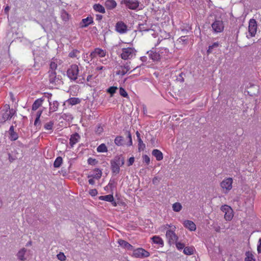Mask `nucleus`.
<instances>
[{
    "label": "nucleus",
    "instance_id": "nucleus-39",
    "mask_svg": "<svg viewBox=\"0 0 261 261\" xmlns=\"http://www.w3.org/2000/svg\"><path fill=\"white\" fill-rule=\"evenodd\" d=\"M233 218L232 210L229 211L228 212H226L224 215V218L227 221L231 220Z\"/></svg>",
    "mask_w": 261,
    "mask_h": 261
},
{
    "label": "nucleus",
    "instance_id": "nucleus-28",
    "mask_svg": "<svg viewBox=\"0 0 261 261\" xmlns=\"http://www.w3.org/2000/svg\"><path fill=\"white\" fill-rule=\"evenodd\" d=\"M99 199L108 202H113L114 201V197L113 195L109 194L105 196H100L99 197Z\"/></svg>",
    "mask_w": 261,
    "mask_h": 261
},
{
    "label": "nucleus",
    "instance_id": "nucleus-47",
    "mask_svg": "<svg viewBox=\"0 0 261 261\" xmlns=\"http://www.w3.org/2000/svg\"><path fill=\"white\" fill-rule=\"evenodd\" d=\"M87 162L88 163L91 165H95L98 163V161L95 159H93L92 158H89L88 159Z\"/></svg>",
    "mask_w": 261,
    "mask_h": 261
},
{
    "label": "nucleus",
    "instance_id": "nucleus-9",
    "mask_svg": "<svg viewBox=\"0 0 261 261\" xmlns=\"http://www.w3.org/2000/svg\"><path fill=\"white\" fill-rule=\"evenodd\" d=\"M257 28V25L256 21L254 19H251L249 20L248 26V32L250 37L255 36L256 33Z\"/></svg>",
    "mask_w": 261,
    "mask_h": 261
},
{
    "label": "nucleus",
    "instance_id": "nucleus-30",
    "mask_svg": "<svg viewBox=\"0 0 261 261\" xmlns=\"http://www.w3.org/2000/svg\"><path fill=\"white\" fill-rule=\"evenodd\" d=\"M93 9L96 11L101 13H105V8L99 4H96L93 6Z\"/></svg>",
    "mask_w": 261,
    "mask_h": 261
},
{
    "label": "nucleus",
    "instance_id": "nucleus-19",
    "mask_svg": "<svg viewBox=\"0 0 261 261\" xmlns=\"http://www.w3.org/2000/svg\"><path fill=\"white\" fill-rule=\"evenodd\" d=\"M80 139V136L77 133L72 134L69 140V144L71 147L73 146L74 144L78 142L79 139Z\"/></svg>",
    "mask_w": 261,
    "mask_h": 261
},
{
    "label": "nucleus",
    "instance_id": "nucleus-33",
    "mask_svg": "<svg viewBox=\"0 0 261 261\" xmlns=\"http://www.w3.org/2000/svg\"><path fill=\"white\" fill-rule=\"evenodd\" d=\"M63 163V159L61 156H58L55 160L54 166L55 168H59Z\"/></svg>",
    "mask_w": 261,
    "mask_h": 261
},
{
    "label": "nucleus",
    "instance_id": "nucleus-25",
    "mask_svg": "<svg viewBox=\"0 0 261 261\" xmlns=\"http://www.w3.org/2000/svg\"><path fill=\"white\" fill-rule=\"evenodd\" d=\"M27 251V249L24 248L21 249L17 253V256L19 260L21 261L25 260L26 258L24 257L25 253Z\"/></svg>",
    "mask_w": 261,
    "mask_h": 261
},
{
    "label": "nucleus",
    "instance_id": "nucleus-13",
    "mask_svg": "<svg viewBox=\"0 0 261 261\" xmlns=\"http://www.w3.org/2000/svg\"><path fill=\"white\" fill-rule=\"evenodd\" d=\"M106 51L101 48H96L91 53L90 56L91 59L95 58L97 56L99 57H104L106 56Z\"/></svg>",
    "mask_w": 261,
    "mask_h": 261
},
{
    "label": "nucleus",
    "instance_id": "nucleus-48",
    "mask_svg": "<svg viewBox=\"0 0 261 261\" xmlns=\"http://www.w3.org/2000/svg\"><path fill=\"white\" fill-rule=\"evenodd\" d=\"M231 210H232L231 208L227 205H223L221 207V210L225 213L228 212L229 211L230 212Z\"/></svg>",
    "mask_w": 261,
    "mask_h": 261
},
{
    "label": "nucleus",
    "instance_id": "nucleus-62",
    "mask_svg": "<svg viewBox=\"0 0 261 261\" xmlns=\"http://www.w3.org/2000/svg\"><path fill=\"white\" fill-rule=\"evenodd\" d=\"M42 112H43V110H39V111H38L37 113H36V118L40 119V118L41 117V114L42 113Z\"/></svg>",
    "mask_w": 261,
    "mask_h": 261
},
{
    "label": "nucleus",
    "instance_id": "nucleus-49",
    "mask_svg": "<svg viewBox=\"0 0 261 261\" xmlns=\"http://www.w3.org/2000/svg\"><path fill=\"white\" fill-rule=\"evenodd\" d=\"M103 130L102 127L100 125L96 126L95 132L96 134L100 135Z\"/></svg>",
    "mask_w": 261,
    "mask_h": 261
},
{
    "label": "nucleus",
    "instance_id": "nucleus-27",
    "mask_svg": "<svg viewBox=\"0 0 261 261\" xmlns=\"http://www.w3.org/2000/svg\"><path fill=\"white\" fill-rule=\"evenodd\" d=\"M105 5L107 9L111 10L116 7L117 4L114 0H107Z\"/></svg>",
    "mask_w": 261,
    "mask_h": 261
},
{
    "label": "nucleus",
    "instance_id": "nucleus-36",
    "mask_svg": "<svg viewBox=\"0 0 261 261\" xmlns=\"http://www.w3.org/2000/svg\"><path fill=\"white\" fill-rule=\"evenodd\" d=\"M97 151L98 152H106L108 151V149L105 144L102 143L97 147Z\"/></svg>",
    "mask_w": 261,
    "mask_h": 261
},
{
    "label": "nucleus",
    "instance_id": "nucleus-26",
    "mask_svg": "<svg viewBox=\"0 0 261 261\" xmlns=\"http://www.w3.org/2000/svg\"><path fill=\"white\" fill-rule=\"evenodd\" d=\"M152 154L156 158L157 161H161L163 158L162 152L158 149H153Z\"/></svg>",
    "mask_w": 261,
    "mask_h": 261
},
{
    "label": "nucleus",
    "instance_id": "nucleus-54",
    "mask_svg": "<svg viewBox=\"0 0 261 261\" xmlns=\"http://www.w3.org/2000/svg\"><path fill=\"white\" fill-rule=\"evenodd\" d=\"M89 193L92 196H95L97 194L98 192L96 189H94L90 190L89 192Z\"/></svg>",
    "mask_w": 261,
    "mask_h": 261
},
{
    "label": "nucleus",
    "instance_id": "nucleus-8",
    "mask_svg": "<svg viewBox=\"0 0 261 261\" xmlns=\"http://www.w3.org/2000/svg\"><path fill=\"white\" fill-rule=\"evenodd\" d=\"M211 25L213 31L216 33L222 32L224 28L223 22L221 20H216Z\"/></svg>",
    "mask_w": 261,
    "mask_h": 261
},
{
    "label": "nucleus",
    "instance_id": "nucleus-34",
    "mask_svg": "<svg viewBox=\"0 0 261 261\" xmlns=\"http://www.w3.org/2000/svg\"><path fill=\"white\" fill-rule=\"evenodd\" d=\"M194 248L193 247H186L184 248V253L186 255H192L194 253Z\"/></svg>",
    "mask_w": 261,
    "mask_h": 261
},
{
    "label": "nucleus",
    "instance_id": "nucleus-6",
    "mask_svg": "<svg viewBox=\"0 0 261 261\" xmlns=\"http://www.w3.org/2000/svg\"><path fill=\"white\" fill-rule=\"evenodd\" d=\"M130 62H126L117 68L116 74L121 76L124 75L130 69Z\"/></svg>",
    "mask_w": 261,
    "mask_h": 261
},
{
    "label": "nucleus",
    "instance_id": "nucleus-10",
    "mask_svg": "<svg viewBox=\"0 0 261 261\" xmlns=\"http://www.w3.org/2000/svg\"><path fill=\"white\" fill-rule=\"evenodd\" d=\"M121 4H124L128 9L136 10L139 6V3L137 0H123Z\"/></svg>",
    "mask_w": 261,
    "mask_h": 261
},
{
    "label": "nucleus",
    "instance_id": "nucleus-12",
    "mask_svg": "<svg viewBox=\"0 0 261 261\" xmlns=\"http://www.w3.org/2000/svg\"><path fill=\"white\" fill-rule=\"evenodd\" d=\"M115 27L116 31L120 34H124L127 31V26L122 21H118Z\"/></svg>",
    "mask_w": 261,
    "mask_h": 261
},
{
    "label": "nucleus",
    "instance_id": "nucleus-4",
    "mask_svg": "<svg viewBox=\"0 0 261 261\" xmlns=\"http://www.w3.org/2000/svg\"><path fill=\"white\" fill-rule=\"evenodd\" d=\"M79 73V67L76 64H72L67 70V75L70 80L75 81Z\"/></svg>",
    "mask_w": 261,
    "mask_h": 261
},
{
    "label": "nucleus",
    "instance_id": "nucleus-32",
    "mask_svg": "<svg viewBox=\"0 0 261 261\" xmlns=\"http://www.w3.org/2000/svg\"><path fill=\"white\" fill-rule=\"evenodd\" d=\"M54 125V121H50L48 122L45 123L44 124V128L46 130H50V132H53Z\"/></svg>",
    "mask_w": 261,
    "mask_h": 261
},
{
    "label": "nucleus",
    "instance_id": "nucleus-18",
    "mask_svg": "<svg viewBox=\"0 0 261 261\" xmlns=\"http://www.w3.org/2000/svg\"><path fill=\"white\" fill-rule=\"evenodd\" d=\"M183 225L190 231H195L196 229V225L192 221L186 220L184 222Z\"/></svg>",
    "mask_w": 261,
    "mask_h": 261
},
{
    "label": "nucleus",
    "instance_id": "nucleus-3",
    "mask_svg": "<svg viewBox=\"0 0 261 261\" xmlns=\"http://www.w3.org/2000/svg\"><path fill=\"white\" fill-rule=\"evenodd\" d=\"M136 53L137 50L133 47L123 48L120 56L124 60H131L135 58Z\"/></svg>",
    "mask_w": 261,
    "mask_h": 261
},
{
    "label": "nucleus",
    "instance_id": "nucleus-52",
    "mask_svg": "<svg viewBox=\"0 0 261 261\" xmlns=\"http://www.w3.org/2000/svg\"><path fill=\"white\" fill-rule=\"evenodd\" d=\"M138 141V145H139V149L140 150L141 148L143 149L145 147V144L143 143V141L141 138H139Z\"/></svg>",
    "mask_w": 261,
    "mask_h": 261
},
{
    "label": "nucleus",
    "instance_id": "nucleus-64",
    "mask_svg": "<svg viewBox=\"0 0 261 261\" xmlns=\"http://www.w3.org/2000/svg\"><path fill=\"white\" fill-rule=\"evenodd\" d=\"M102 18V16L100 14L96 15V19L98 21H100Z\"/></svg>",
    "mask_w": 261,
    "mask_h": 261
},
{
    "label": "nucleus",
    "instance_id": "nucleus-2",
    "mask_svg": "<svg viewBox=\"0 0 261 261\" xmlns=\"http://www.w3.org/2000/svg\"><path fill=\"white\" fill-rule=\"evenodd\" d=\"M169 228H170V229H168L166 231V237L169 244L170 245H172L174 244L177 242L178 237L174 232L176 229L175 226H171L168 224L164 225V229H168Z\"/></svg>",
    "mask_w": 261,
    "mask_h": 261
},
{
    "label": "nucleus",
    "instance_id": "nucleus-1",
    "mask_svg": "<svg viewBox=\"0 0 261 261\" xmlns=\"http://www.w3.org/2000/svg\"><path fill=\"white\" fill-rule=\"evenodd\" d=\"M124 164V158L122 155L116 156L111 161V168L113 174H118L120 172V167Z\"/></svg>",
    "mask_w": 261,
    "mask_h": 261
},
{
    "label": "nucleus",
    "instance_id": "nucleus-20",
    "mask_svg": "<svg viewBox=\"0 0 261 261\" xmlns=\"http://www.w3.org/2000/svg\"><path fill=\"white\" fill-rule=\"evenodd\" d=\"M49 104V113L51 114L54 112H56L58 109L59 106V103L58 101L55 100L51 103L48 100Z\"/></svg>",
    "mask_w": 261,
    "mask_h": 261
},
{
    "label": "nucleus",
    "instance_id": "nucleus-56",
    "mask_svg": "<svg viewBox=\"0 0 261 261\" xmlns=\"http://www.w3.org/2000/svg\"><path fill=\"white\" fill-rule=\"evenodd\" d=\"M161 179V177H159L158 176H155L153 178V179L152 180V182L154 185H158Z\"/></svg>",
    "mask_w": 261,
    "mask_h": 261
},
{
    "label": "nucleus",
    "instance_id": "nucleus-22",
    "mask_svg": "<svg viewBox=\"0 0 261 261\" xmlns=\"http://www.w3.org/2000/svg\"><path fill=\"white\" fill-rule=\"evenodd\" d=\"M44 100V99L43 98H40L36 99L32 105V110H37L41 106Z\"/></svg>",
    "mask_w": 261,
    "mask_h": 261
},
{
    "label": "nucleus",
    "instance_id": "nucleus-29",
    "mask_svg": "<svg viewBox=\"0 0 261 261\" xmlns=\"http://www.w3.org/2000/svg\"><path fill=\"white\" fill-rule=\"evenodd\" d=\"M70 15L64 9L61 11V17L64 21H68L70 19Z\"/></svg>",
    "mask_w": 261,
    "mask_h": 261
},
{
    "label": "nucleus",
    "instance_id": "nucleus-38",
    "mask_svg": "<svg viewBox=\"0 0 261 261\" xmlns=\"http://www.w3.org/2000/svg\"><path fill=\"white\" fill-rule=\"evenodd\" d=\"M115 143L118 146H121L123 143V138L122 136H117L114 140Z\"/></svg>",
    "mask_w": 261,
    "mask_h": 261
},
{
    "label": "nucleus",
    "instance_id": "nucleus-44",
    "mask_svg": "<svg viewBox=\"0 0 261 261\" xmlns=\"http://www.w3.org/2000/svg\"><path fill=\"white\" fill-rule=\"evenodd\" d=\"M188 36H181L178 39V41L182 44H186L188 43Z\"/></svg>",
    "mask_w": 261,
    "mask_h": 261
},
{
    "label": "nucleus",
    "instance_id": "nucleus-35",
    "mask_svg": "<svg viewBox=\"0 0 261 261\" xmlns=\"http://www.w3.org/2000/svg\"><path fill=\"white\" fill-rule=\"evenodd\" d=\"M173 210L175 212H179L182 209V205L179 202H175L172 205Z\"/></svg>",
    "mask_w": 261,
    "mask_h": 261
},
{
    "label": "nucleus",
    "instance_id": "nucleus-41",
    "mask_svg": "<svg viewBox=\"0 0 261 261\" xmlns=\"http://www.w3.org/2000/svg\"><path fill=\"white\" fill-rule=\"evenodd\" d=\"M219 43L218 42L214 43L212 45L208 46V48L207 50V53L208 54H211L212 52V49L214 48H216L219 46Z\"/></svg>",
    "mask_w": 261,
    "mask_h": 261
},
{
    "label": "nucleus",
    "instance_id": "nucleus-51",
    "mask_svg": "<svg viewBox=\"0 0 261 261\" xmlns=\"http://www.w3.org/2000/svg\"><path fill=\"white\" fill-rule=\"evenodd\" d=\"M176 247L178 250H181L184 249L185 248V245L183 243H181L180 242H176L175 243Z\"/></svg>",
    "mask_w": 261,
    "mask_h": 261
},
{
    "label": "nucleus",
    "instance_id": "nucleus-58",
    "mask_svg": "<svg viewBox=\"0 0 261 261\" xmlns=\"http://www.w3.org/2000/svg\"><path fill=\"white\" fill-rule=\"evenodd\" d=\"M34 125L36 126H39L40 127L41 126V121H40L39 118H36L35 121H34Z\"/></svg>",
    "mask_w": 261,
    "mask_h": 261
},
{
    "label": "nucleus",
    "instance_id": "nucleus-61",
    "mask_svg": "<svg viewBox=\"0 0 261 261\" xmlns=\"http://www.w3.org/2000/svg\"><path fill=\"white\" fill-rule=\"evenodd\" d=\"M115 183L114 180H110L108 185L110 188H113L115 187Z\"/></svg>",
    "mask_w": 261,
    "mask_h": 261
},
{
    "label": "nucleus",
    "instance_id": "nucleus-42",
    "mask_svg": "<svg viewBox=\"0 0 261 261\" xmlns=\"http://www.w3.org/2000/svg\"><path fill=\"white\" fill-rule=\"evenodd\" d=\"M117 89V87L112 86V87H110V88H109L107 90V91L108 93H109L111 94V96H113L114 94L116 92Z\"/></svg>",
    "mask_w": 261,
    "mask_h": 261
},
{
    "label": "nucleus",
    "instance_id": "nucleus-11",
    "mask_svg": "<svg viewBox=\"0 0 261 261\" xmlns=\"http://www.w3.org/2000/svg\"><path fill=\"white\" fill-rule=\"evenodd\" d=\"M48 81L49 84L53 86L57 85L59 81V78L57 76V73L56 71H48Z\"/></svg>",
    "mask_w": 261,
    "mask_h": 261
},
{
    "label": "nucleus",
    "instance_id": "nucleus-50",
    "mask_svg": "<svg viewBox=\"0 0 261 261\" xmlns=\"http://www.w3.org/2000/svg\"><path fill=\"white\" fill-rule=\"evenodd\" d=\"M17 159L15 155H12L10 153H8V160L10 163H12L13 161Z\"/></svg>",
    "mask_w": 261,
    "mask_h": 261
},
{
    "label": "nucleus",
    "instance_id": "nucleus-55",
    "mask_svg": "<svg viewBox=\"0 0 261 261\" xmlns=\"http://www.w3.org/2000/svg\"><path fill=\"white\" fill-rule=\"evenodd\" d=\"M139 29L141 31H148L149 28L146 24H141L139 26Z\"/></svg>",
    "mask_w": 261,
    "mask_h": 261
},
{
    "label": "nucleus",
    "instance_id": "nucleus-59",
    "mask_svg": "<svg viewBox=\"0 0 261 261\" xmlns=\"http://www.w3.org/2000/svg\"><path fill=\"white\" fill-rule=\"evenodd\" d=\"M135 161V159L134 157H130L128 160V162L127 164L128 166H130L133 164Z\"/></svg>",
    "mask_w": 261,
    "mask_h": 261
},
{
    "label": "nucleus",
    "instance_id": "nucleus-7",
    "mask_svg": "<svg viewBox=\"0 0 261 261\" xmlns=\"http://www.w3.org/2000/svg\"><path fill=\"white\" fill-rule=\"evenodd\" d=\"M149 253L142 248L134 250L133 256L138 258H145L149 256Z\"/></svg>",
    "mask_w": 261,
    "mask_h": 261
},
{
    "label": "nucleus",
    "instance_id": "nucleus-63",
    "mask_svg": "<svg viewBox=\"0 0 261 261\" xmlns=\"http://www.w3.org/2000/svg\"><path fill=\"white\" fill-rule=\"evenodd\" d=\"M259 244L257 246V251L258 253L261 252V238L259 240Z\"/></svg>",
    "mask_w": 261,
    "mask_h": 261
},
{
    "label": "nucleus",
    "instance_id": "nucleus-53",
    "mask_svg": "<svg viewBox=\"0 0 261 261\" xmlns=\"http://www.w3.org/2000/svg\"><path fill=\"white\" fill-rule=\"evenodd\" d=\"M143 162L145 163L147 165H149L150 163V158L147 155H144L143 156Z\"/></svg>",
    "mask_w": 261,
    "mask_h": 261
},
{
    "label": "nucleus",
    "instance_id": "nucleus-40",
    "mask_svg": "<svg viewBox=\"0 0 261 261\" xmlns=\"http://www.w3.org/2000/svg\"><path fill=\"white\" fill-rule=\"evenodd\" d=\"M245 261H255L253 258V255L250 252H247L246 253V258Z\"/></svg>",
    "mask_w": 261,
    "mask_h": 261
},
{
    "label": "nucleus",
    "instance_id": "nucleus-17",
    "mask_svg": "<svg viewBox=\"0 0 261 261\" xmlns=\"http://www.w3.org/2000/svg\"><path fill=\"white\" fill-rule=\"evenodd\" d=\"M9 135V138L11 141H14L18 138V134L14 131V126H11L8 131Z\"/></svg>",
    "mask_w": 261,
    "mask_h": 261
},
{
    "label": "nucleus",
    "instance_id": "nucleus-43",
    "mask_svg": "<svg viewBox=\"0 0 261 261\" xmlns=\"http://www.w3.org/2000/svg\"><path fill=\"white\" fill-rule=\"evenodd\" d=\"M80 51L77 49H73L69 54V57L72 58H75L79 54Z\"/></svg>",
    "mask_w": 261,
    "mask_h": 261
},
{
    "label": "nucleus",
    "instance_id": "nucleus-60",
    "mask_svg": "<svg viewBox=\"0 0 261 261\" xmlns=\"http://www.w3.org/2000/svg\"><path fill=\"white\" fill-rule=\"evenodd\" d=\"M127 138L129 139V142H128V145L130 146L132 145L133 142H132V136H131L130 132H128Z\"/></svg>",
    "mask_w": 261,
    "mask_h": 261
},
{
    "label": "nucleus",
    "instance_id": "nucleus-16",
    "mask_svg": "<svg viewBox=\"0 0 261 261\" xmlns=\"http://www.w3.org/2000/svg\"><path fill=\"white\" fill-rule=\"evenodd\" d=\"M147 54L148 56L154 61H158L161 58L162 55L159 54V52H156V50H150L147 51Z\"/></svg>",
    "mask_w": 261,
    "mask_h": 261
},
{
    "label": "nucleus",
    "instance_id": "nucleus-57",
    "mask_svg": "<svg viewBox=\"0 0 261 261\" xmlns=\"http://www.w3.org/2000/svg\"><path fill=\"white\" fill-rule=\"evenodd\" d=\"M57 256L58 259L61 261L65 260L66 257L63 253H60L57 255Z\"/></svg>",
    "mask_w": 261,
    "mask_h": 261
},
{
    "label": "nucleus",
    "instance_id": "nucleus-45",
    "mask_svg": "<svg viewBox=\"0 0 261 261\" xmlns=\"http://www.w3.org/2000/svg\"><path fill=\"white\" fill-rule=\"evenodd\" d=\"M6 108L8 109V113L10 114V118H11L16 114V111L13 109H10L9 105L6 106Z\"/></svg>",
    "mask_w": 261,
    "mask_h": 261
},
{
    "label": "nucleus",
    "instance_id": "nucleus-5",
    "mask_svg": "<svg viewBox=\"0 0 261 261\" xmlns=\"http://www.w3.org/2000/svg\"><path fill=\"white\" fill-rule=\"evenodd\" d=\"M232 178L229 177L224 179L220 183V186L222 188L224 193H227L232 189Z\"/></svg>",
    "mask_w": 261,
    "mask_h": 261
},
{
    "label": "nucleus",
    "instance_id": "nucleus-14",
    "mask_svg": "<svg viewBox=\"0 0 261 261\" xmlns=\"http://www.w3.org/2000/svg\"><path fill=\"white\" fill-rule=\"evenodd\" d=\"M1 118H0V123L1 124H4L6 121L8 120H10V114L8 113V109L6 108V106H5V109L1 111Z\"/></svg>",
    "mask_w": 261,
    "mask_h": 261
},
{
    "label": "nucleus",
    "instance_id": "nucleus-15",
    "mask_svg": "<svg viewBox=\"0 0 261 261\" xmlns=\"http://www.w3.org/2000/svg\"><path fill=\"white\" fill-rule=\"evenodd\" d=\"M93 23V18L90 17H87L86 18H83L81 22L80 23V26L81 28H84L87 27L90 24H91Z\"/></svg>",
    "mask_w": 261,
    "mask_h": 261
},
{
    "label": "nucleus",
    "instance_id": "nucleus-37",
    "mask_svg": "<svg viewBox=\"0 0 261 261\" xmlns=\"http://www.w3.org/2000/svg\"><path fill=\"white\" fill-rule=\"evenodd\" d=\"M151 239L152 240L153 242L155 244L161 245L163 244V241L162 240V238L159 236H153Z\"/></svg>",
    "mask_w": 261,
    "mask_h": 261
},
{
    "label": "nucleus",
    "instance_id": "nucleus-31",
    "mask_svg": "<svg viewBox=\"0 0 261 261\" xmlns=\"http://www.w3.org/2000/svg\"><path fill=\"white\" fill-rule=\"evenodd\" d=\"M67 102L72 106L75 105L76 104L80 103L81 102V100L79 98L76 97H71L69 98Z\"/></svg>",
    "mask_w": 261,
    "mask_h": 261
},
{
    "label": "nucleus",
    "instance_id": "nucleus-24",
    "mask_svg": "<svg viewBox=\"0 0 261 261\" xmlns=\"http://www.w3.org/2000/svg\"><path fill=\"white\" fill-rule=\"evenodd\" d=\"M93 172H94V174L90 175H88V178L92 177L93 178H95L97 179H99V178H100L101 175H102V171L101 170H100L98 168H95L93 170Z\"/></svg>",
    "mask_w": 261,
    "mask_h": 261
},
{
    "label": "nucleus",
    "instance_id": "nucleus-23",
    "mask_svg": "<svg viewBox=\"0 0 261 261\" xmlns=\"http://www.w3.org/2000/svg\"><path fill=\"white\" fill-rule=\"evenodd\" d=\"M118 243L121 246L124 247L128 250H132L133 249V246L127 242L123 240L119 239L118 241Z\"/></svg>",
    "mask_w": 261,
    "mask_h": 261
},
{
    "label": "nucleus",
    "instance_id": "nucleus-21",
    "mask_svg": "<svg viewBox=\"0 0 261 261\" xmlns=\"http://www.w3.org/2000/svg\"><path fill=\"white\" fill-rule=\"evenodd\" d=\"M60 61L57 59L53 58L49 63V71H56L57 69L58 65L59 64Z\"/></svg>",
    "mask_w": 261,
    "mask_h": 261
},
{
    "label": "nucleus",
    "instance_id": "nucleus-46",
    "mask_svg": "<svg viewBox=\"0 0 261 261\" xmlns=\"http://www.w3.org/2000/svg\"><path fill=\"white\" fill-rule=\"evenodd\" d=\"M119 93L121 96H122L124 97H128L127 93L126 92L125 90L122 87L120 88Z\"/></svg>",
    "mask_w": 261,
    "mask_h": 261
}]
</instances>
